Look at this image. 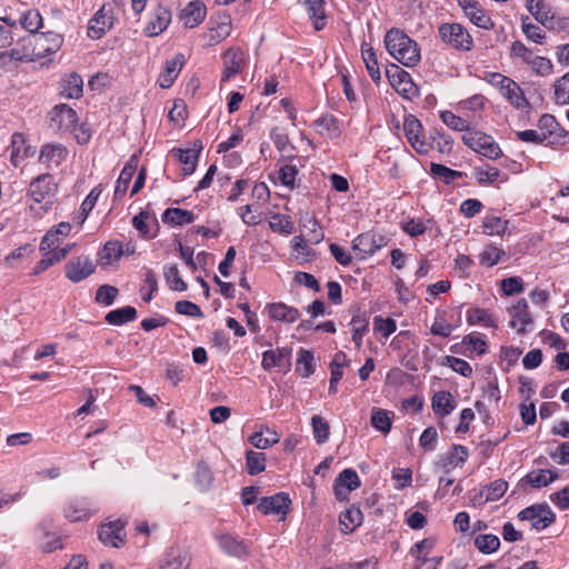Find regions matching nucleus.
<instances>
[{
    "instance_id": "48",
    "label": "nucleus",
    "mask_w": 569,
    "mask_h": 569,
    "mask_svg": "<svg viewBox=\"0 0 569 569\" xmlns=\"http://www.w3.org/2000/svg\"><path fill=\"white\" fill-rule=\"evenodd\" d=\"M297 371H299L303 378H307L315 372L313 355L311 351L300 349L297 359Z\"/></svg>"
},
{
    "instance_id": "44",
    "label": "nucleus",
    "mask_w": 569,
    "mask_h": 569,
    "mask_svg": "<svg viewBox=\"0 0 569 569\" xmlns=\"http://www.w3.org/2000/svg\"><path fill=\"white\" fill-rule=\"evenodd\" d=\"M246 459L247 471L249 475H258L266 469V455L263 452L249 450Z\"/></svg>"
},
{
    "instance_id": "9",
    "label": "nucleus",
    "mask_w": 569,
    "mask_h": 569,
    "mask_svg": "<svg viewBox=\"0 0 569 569\" xmlns=\"http://www.w3.org/2000/svg\"><path fill=\"white\" fill-rule=\"evenodd\" d=\"M96 271V266L89 257H74L71 258L64 266L66 277L77 283Z\"/></svg>"
},
{
    "instance_id": "40",
    "label": "nucleus",
    "mask_w": 569,
    "mask_h": 569,
    "mask_svg": "<svg viewBox=\"0 0 569 569\" xmlns=\"http://www.w3.org/2000/svg\"><path fill=\"white\" fill-rule=\"evenodd\" d=\"M555 478L556 475L550 470L532 471L521 480V486L529 485L532 488H541L552 482Z\"/></svg>"
},
{
    "instance_id": "25",
    "label": "nucleus",
    "mask_w": 569,
    "mask_h": 569,
    "mask_svg": "<svg viewBox=\"0 0 569 569\" xmlns=\"http://www.w3.org/2000/svg\"><path fill=\"white\" fill-rule=\"evenodd\" d=\"M113 24V17L104 12L102 7L90 20L88 36L91 39H100Z\"/></svg>"
},
{
    "instance_id": "54",
    "label": "nucleus",
    "mask_w": 569,
    "mask_h": 569,
    "mask_svg": "<svg viewBox=\"0 0 569 569\" xmlns=\"http://www.w3.org/2000/svg\"><path fill=\"white\" fill-rule=\"evenodd\" d=\"M119 295L118 288L110 284H102L97 289L96 292V302L103 306L113 305L116 298Z\"/></svg>"
},
{
    "instance_id": "36",
    "label": "nucleus",
    "mask_w": 569,
    "mask_h": 569,
    "mask_svg": "<svg viewBox=\"0 0 569 569\" xmlns=\"http://www.w3.org/2000/svg\"><path fill=\"white\" fill-rule=\"evenodd\" d=\"M162 221L172 226L189 224L194 221V214L181 208H168L162 214Z\"/></svg>"
},
{
    "instance_id": "46",
    "label": "nucleus",
    "mask_w": 569,
    "mask_h": 569,
    "mask_svg": "<svg viewBox=\"0 0 569 569\" xmlns=\"http://www.w3.org/2000/svg\"><path fill=\"white\" fill-rule=\"evenodd\" d=\"M391 419L387 410L375 408L371 413V426L387 435L391 430Z\"/></svg>"
},
{
    "instance_id": "13",
    "label": "nucleus",
    "mask_w": 569,
    "mask_h": 569,
    "mask_svg": "<svg viewBox=\"0 0 569 569\" xmlns=\"http://www.w3.org/2000/svg\"><path fill=\"white\" fill-rule=\"evenodd\" d=\"M387 243H388V239L386 236L369 231V232L359 234L352 241V248H353V250H358L359 252H361L363 254L371 256L377 250L387 246Z\"/></svg>"
},
{
    "instance_id": "64",
    "label": "nucleus",
    "mask_w": 569,
    "mask_h": 569,
    "mask_svg": "<svg viewBox=\"0 0 569 569\" xmlns=\"http://www.w3.org/2000/svg\"><path fill=\"white\" fill-rule=\"evenodd\" d=\"M528 20V17L522 19L521 29L523 33L529 40L536 43H542L543 39L546 38V34L543 33L540 27L529 22Z\"/></svg>"
},
{
    "instance_id": "63",
    "label": "nucleus",
    "mask_w": 569,
    "mask_h": 569,
    "mask_svg": "<svg viewBox=\"0 0 569 569\" xmlns=\"http://www.w3.org/2000/svg\"><path fill=\"white\" fill-rule=\"evenodd\" d=\"M507 221L496 216H488L483 220V229L488 234H502L507 228Z\"/></svg>"
},
{
    "instance_id": "23",
    "label": "nucleus",
    "mask_w": 569,
    "mask_h": 569,
    "mask_svg": "<svg viewBox=\"0 0 569 569\" xmlns=\"http://www.w3.org/2000/svg\"><path fill=\"white\" fill-rule=\"evenodd\" d=\"M184 64V56L176 54L172 59L167 60L163 72L159 76L158 83L161 88H170L177 79L182 66Z\"/></svg>"
},
{
    "instance_id": "1",
    "label": "nucleus",
    "mask_w": 569,
    "mask_h": 569,
    "mask_svg": "<svg viewBox=\"0 0 569 569\" xmlns=\"http://www.w3.org/2000/svg\"><path fill=\"white\" fill-rule=\"evenodd\" d=\"M385 47L390 56L406 67H415L421 59L417 42L398 28L387 31Z\"/></svg>"
},
{
    "instance_id": "21",
    "label": "nucleus",
    "mask_w": 569,
    "mask_h": 569,
    "mask_svg": "<svg viewBox=\"0 0 569 569\" xmlns=\"http://www.w3.org/2000/svg\"><path fill=\"white\" fill-rule=\"evenodd\" d=\"M207 9L200 0H194L181 10L180 19L186 28H194L206 18Z\"/></svg>"
},
{
    "instance_id": "22",
    "label": "nucleus",
    "mask_w": 569,
    "mask_h": 569,
    "mask_svg": "<svg viewBox=\"0 0 569 569\" xmlns=\"http://www.w3.org/2000/svg\"><path fill=\"white\" fill-rule=\"evenodd\" d=\"M538 127L540 132H546L548 142L551 144L561 143L567 137V132L557 122L556 118L551 114H543L539 119Z\"/></svg>"
},
{
    "instance_id": "39",
    "label": "nucleus",
    "mask_w": 569,
    "mask_h": 569,
    "mask_svg": "<svg viewBox=\"0 0 569 569\" xmlns=\"http://www.w3.org/2000/svg\"><path fill=\"white\" fill-rule=\"evenodd\" d=\"M315 127L318 132L322 136H327L330 139L340 136V129L338 120L332 114H325L315 121Z\"/></svg>"
},
{
    "instance_id": "20",
    "label": "nucleus",
    "mask_w": 569,
    "mask_h": 569,
    "mask_svg": "<svg viewBox=\"0 0 569 569\" xmlns=\"http://www.w3.org/2000/svg\"><path fill=\"white\" fill-rule=\"evenodd\" d=\"M360 487L358 473L352 469H345L335 481V493L337 498H346L348 493Z\"/></svg>"
},
{
    "instance_id": "8",
    "label": "nucleus",
    "mask_w": 569,
    "mask_h": 569,
    "mask_svg": "<svg viewBox=\"0 0 569 569\" xmlns=\"http://www.w3.org/2000/svg\"><path fill=\"white\" fill-rule=\"evenodd\" d=\"M521 520H528L538 530L545 529L555 521V513L548 505L539 503L528 507L519 512Z\"/></svg>"
},
{
    "instance_id": "34",
    "label": "nucleus",
    "mask_w": 569,
    "mask_h": 569,
    "mask_svg": "<svg viewBox=\"0 0 569 569\" xmlns=\"http://www.w3.org/2000/svg\"><path fill=\"white\" fill-rule=\"evenodd\" d=\"M362 512L359 507L352 505L340 513L339 521L345 533L352 532L362 522Z\"/></svg>"
},
{
    "instance_id": "3",
    "label": "nucleus",
    "mask_w": 569,
    "mask_h": 569,
    "mask_svg": "<svg viewBox=\"0 0 569 569\" xmlns=\"http://www.w3.org/2000/svg\"><path fill=\"white\" fill-rule=\"evenodd\" d=\"M462 141L475 152L489 159H497L502 154L499 144L489 134L481 131L471 130L462 136Z\"/></svg>"
},
{
    "instance_id": "61",
    "label": "nucleus",
    "mask_w": 569,
    "mask_h": 569,
    "mask_svg": "<svg viewBox=\"0 0 569 569\" xmlns=\"http://www.w3.org/2000/svg\"><path fill=\"white\" fill-rule=\"evenodd\" d=\"M164 278L172 290L184 291L188 288L187 283L181 279L178 267L176 264L170 266L164 271Z\"/></svg>"
},
{
    "instance_id": "42",
    "label": "nucleus",
    "mask_w": 569,
    "mask_h": 569,
    "mask_svg": "<svg viewBox=\"0 0 569 569\" xmlns=\"http://www.w3.org/2000/svg\"><path fill=\"white\" fill-rule=\"evenodd\" d=\"M306 4L308 14L313 20L315 29H323L326 19L323 0H306Z\"/></svg>"
},
{
    "instance_id": "47",
    "label": "nucleus",
    "mask_w": 569,
    "mask_h": 569,
    "mask_svg": "<svg viewBox=\"0 0 569 569\" xmlns=\"http://www.w3.org/2000/svg\"><path fill=\"white\" fill-rule=\"evenodd\" d=\"M440 119L446 126H448L452 130L467 132L471 131L469 122L466 119L456 116L453 112L449 110L441 111Z\"/></svg>"
},
{
    "instance_id": "27",
    "label": "nucleus",
    "mask_w": 569,
    "mask_h": 569,
    "mask_svg": "<svg viewBox=\"0 0 569 569\" xmlns=\"http://www.w3.org/2000/svg\"><path fill=\"white\" fill-rule=\"evenodd\" d=\"M138 157L131 156L121 170L114 188V197L119 198L126 194L129 183L138 167Z\"/></svg>"
},
{
    "instance_id": "52",
    "label": "nucleus",
    "mask_w": 569,
    "mask_h": 569,
    "mask_svg": "<svg viewBox=\"0 0 569 569\" xmlns=\"http://www.w3.org/2000/svg\"><path fill=\"white\" fill-rule=\"evenodd\" d=\"M158 290V280L151 269H147L144 273V283L140 289L141 298L144 302H150L153 293Z\"/></svg>"
},
{
    "instance_id": "16",
    "label": "nucleus",
    "mask_w": 569,
    "mask_h": 569,
    "mask_svg": "<svg viewBox=\"0 0 569 569\" xmlns=\"http://www.w3.org/2000/svg\"><path fill=\"white\" fill-rule=\"evenodd\" d=\"M500 93L513 108L526 111L527 113L531 111V103L526 98L521 87L513 79L510 78L509 81L502 86Z\"/></svg>"
},
{
    "instance_id": "57",
    "label": "nucleus",
    "mask_w": 569,
    "mask_h": 569,
    "mask_svg": "<svg viewBox=\"0 0 569 569\" xmlns=\"http://www.w3.org/2000/svg\"><path fill=\"white\" fill-rule=\"evenodd\" d=\"M467 321L469 325H483L486 327H496V323L489 312L485 309L476 308L468 311Z\"/></svg>"
},
{
    "instance_id": "55",
    "label": "nucleus",
    "mask_w": 569,
    "mask_h": 569,
    "mask_svg": "<svg viewBox=\"0 0 569 569\" xmlns=\"http://www.w3.org/2000/svg\"><path fill=\"white\" fill-rule=\"evenodd\" d=\"M302 227L308 230L306 237L307 241L311 243H319L323 240V232L319 228L316 219L306 216L305 220H301Z\"/></svg>"
},
{
    "instance_id": "26",
    "label": "nucleus",
    "mask_w": 569,
    "mask_h": 569,
    "mask_svg": "<svg viewBox=\"0 0 569 569\" xmlns=\"http://www.w3.org/2000/svg\"><path fill=\"white\" fill-rule=\"evenodd\" d=\"M216 537L220 548L230 556L242 557L249 551V546L237 537L224 532L218 533Z\"/></svg>"
},
{
    "instance_id": "49",
    "label": "nucleus",
    "mask_w": 569,
    "mask_h": 569,
    "mask_svg": "<svg viewBox=\"0 0 569 569\" xmlns=\"http://www.w3.org/2000/svg\"><path fill=\"white\" fill-rule=\"evenodd\" d=\"M430 172L435 178L441 179L447 184L462 177V172L435 162L430 164Z\"/></svg>"
},
{
    "instance_id": "60",
    "label": "nucleus",
    "mask_w": 569,
    "mask_h": 569,
    "mask_svg": "<svg viewBox=\"0 0 569 569\" xmlns=\"http://www.w3.org/2000/svg\"><path fill=\"white\" fill-rule=\"evenodd\" d=\"M475 176L480 184L492 183L499 178L500 171L495 167L486 164L485 167H476Z\"/></svg>"
},
{
    "instance_id": "41",
    "label": "nucleus",
    "mask_w": 569,
    "mask_h": 569,
    "mask_svg": "<svg viewBox=\"0 0 569 569\" xmlns=\"http://www.w3.org/2000/svg\"><path fill=\"white\" fill-rule=\"evenodd\" d=\"M172 152L178 157V160L184 164V176H189L194 172L197 168L199 151L192 149H174Z\"/></svg>"
},
{
    "instance_id": "35",
    "label": "nucleus",
    "mask_w": 569,
    "mask_h": 569,
    "mask_svg": "<svg viewBox=\"0 0 569 569\" xmlns=\"http://www.w3.org/2000/svg\"><path fill=\"white\" fill-rule=\"evenodd\" d=\"M361 56H362V60L366 64L369 76L371 77L373 82L379 83V81L381 79V73H380V69H379L377 54H376L373 48L370 47L369 44H367L366 42L362 43Z\"/></svg>"
},
{
    "instance_id": "7",
    "label": "nucleus",
    "mask_w": 569,
    "mask_h": 569,
    "mask_svg": "<svg viewBox=\"0 0 569 569\" xmlns=\"http://www.w3.org/2000/svg\"><path fill=\"white\" fill-rule=\"evenodd\" d=\"M386 76L391 87L405 98H412L417 94V87L410 74L397 64H390L386 69Z\"/></svg>"
},
{
    "instance_id": "45",
    "label": "nucleus",
    "mask_w": 569,
    "mask_h": 569,
    "mask_svg": "<svg viewBox=\"0 0 569 569\" xmlns=\"http://www.w3.org/2000/svg\"><path fill=\"white\" fill-rule=\"evenodd\" d=\"M20 23L23 29L30 33L37 34V31L42 27V16L36 9H30L21 17Z\"/></svg>"
},
{
    "instance_id": "38",
    "label": "nucleus",
    "mask_w": 569,
    "mask_h": 569,
    "mask_svg": "<svg viewBox=\"0 0 569 569\" xmlns=\"http://www.w3.org/2000/svg\"><path fill=\"white\" fill-rule=\"evenodd\" d=\"M124 254L123 246L118 240L108 241L99 252V259L102 264L109 266L119 260Z\"/></svg>"
},
{
    "instance_id": "28",
    "label": "nucleus",
    "mask_w": 569,
    "mask_h": 569,
    "mask_svg": "<svg viewBox=\"0 0 569 569\" xmlns=\"http://www.w3.org/2000/svg\"><path fill=\"white\" fill-rule=\"evenodd\" d=\"M267 308L269 317L274 321L292 323L300 317L298 309L287 306L283 302L269 303Z\"/></svg>"
},
{
    "instance_id": "15",
    "label": "nucleus",
    "mask_w": 569,
    "mask_h": 569,
    "mask_svg": "<svg viewBox=\"0 0 569 569\" xmlns=\"http://www.w3.org/2000/svg\"><path fill=\"white\" fill-rule=\"evenodd\" d=\"M511 320L509 326L517 329L518 335H525L527 332V326L533 322V319L529 312V306L526 299H519L510 309Z\"/></svg>"
},
{
    "instance_id": "29",
    "label": "nucleus",
    "mask_w": 569,
    "mask_h": 569,
    "mask_svg": "<svg viewBox=\"0 0 569 569\" xmlns=\"http://www.w3.org/2000/svg\"><path fill=\"white\" fill-rule=\"evenodd\" d=\"M9 149L10 160L14 167H18L21 161L31 154L30 147L26 144L24 134L19 132L12 134Z\"/></svg>"
},
{
    "instance_id": "31",
    "label": "nucleus",
    "mask_w": 569,
    "mask_h": 569,
    "mask_svg": "<svg viewBox=\"0 0 569 569\" xmlns=\"http://www.w3.org/2000/svg\"><path fill=\"white\" fill-rule=\"evenodd\" d=\"M67 157V149L61 144H46L42 147L39 160L47 167H58Z\"/></svg>"
},
{
    "instance_id": "32",
    "label": "nucleus",
    "mask_w": 569,
    "mask_h": 569,
    "mask_svg": "<svg viewBox=\"0 0 569 569\" xmlns=\"http://www.w3.org/2000/svg\"><path fill=\"white\" fill-rule=\"evenodd\" d=\"M171 21V12L163 7H159L156 10L154 19L146 27V34L148 37H156L167 29Z\"/></svg>"
},
{
    "instance_id": "50",
    "label": "nucleus",
    "mask_w": 569,
    "mask_h": 569,
    "mask_svg": "<svg viewBox=\"0 0 569 569\" xmlns=\"http://www.w3.org/2000/svg\"><path fill=\"white\" fill-rule=\"evenodd\" d=\"M269 227L272 231L281 232L284 234H291L295 231V224L289 216L284 214H273L271 221L269 222Z\"/></svg>"
},
{
    "instance_id": "6",
    "label": "nucleus",
    "mask_w": 569,
    "mask_h": 569,
    "mask_svg": "<svg viewBox=\"0 0 569 569\" xmlns=\"http://www.w3.org/2000/svg\"><path fill=\"white\" fill-rule=\"evenodd\" d=\"M403 131L410 146L420 154H426L435 146L422 137V124L412 114L406 117Z\"/></svg>"
},
{
    "instance_id": "43",
    "label": "nucleus",
    "mask_w": 569,
    "mask_h": 569,
    "mask_svg": "<svg viewBox=\"0 0 569 569\" xmlns=\"http://www.w3.org/2000/svg\"><path fill=\"white\" fill-rule=\"evenodd\" d=\"M435 547V540L431 538L416 542L410 549V553L419 561L420 565L429 563L428 555Z\"/></svg>"
},
{
    "instance_id": "19",
    "label": "nucleus",
    "mask_w": 569,
    "mask_h": 569,
    "mask_svg": "<svg viewBox=\"0 0 569 569\" xmlns=\"http://www.w3.org/2000/svg\"><path fill=\"white\" fill-rule=\"evenodd\" d=\"M64 517L71 521H87L96 512L97 509L91 508L86 500H69L63 507Z\"/></svg>"
},
{
    "instance_id": "33",
    "label": "nucleus",
    "mask_w": 569,
    "mask_h": 569,
    "mask_svg": "<svg viewBox=\"0 0 569 569\" xmlns=\"http://www.w3.org/2000/svg\"><path fill=\"white\" fill-rule=\"evenodd\" d=\"M431 405L435 413L441 417L450 415L456 408L455 398L449 391L436 392Z\"/></svg>"
},
{
    "instance_id": "11",
    "label": "nucleus",
    "mask_w": 569,
    "mask_h": 569,
    "mask_svg": "<svg viewBox=\"0 0 569 569\" xmlns=\"http://www.w3.org/2000/svg\"><path fill=\"white\" fill-rule=\"evenodd\" d=\"M77 121V112L66 103L56 106L50 112V127L56 130L69 131Z\"/></svg>"
},
{
    "instance_id": "56",
    "label": "nucleus",
    "mask_w": 569,
    "mask_h": 569,
    "mask_svg": "<svg viewBox=\"0 0 569 569\" xmlns=\"http://www.w3.org/2000/svg\"><path fill=\"white\" fill-rule=\"evenodd\" d=\"M555 101L569 104V72L555 82Z\"/></svg>"
},
{
    "instance_id": "53",
    "label": "nucleus",
    "mask_w": 569,
    "mask_h": 569,
    "mask_svg": "<svg viewBox=\"0 0 569 569\" xmlns=\"http://www.w3.org/2000/svg\"><path fill=\"white\" fill-rule=\"evenodd\" d=\"M475 546L483 553H491L499 548L500 540L495 535H479L475 538Z\"/></svg>"
},
{
    "instance_id": "37",
    "label": "nucleus",
    "mask_w": 569,
    "mask_h": 569,
    "mask_svg": "<svg viewBox=\"0 0 569 569\" xmlns=\"http://www.w3.org/2000/svg\"><path fill=\"white\" fill-rule=\"evenodd\" d=\"M137 318V310L131 306L114 309L106 315V321L112 326H122Z\"/></svg>"
},
{
    "instance_id": "62",
    "label": "nucleus",
    "mask_w": 569,
    "mask_h": 569,
    "mask_svg": "<svg viewBox=\"0 0 569 569\" xmlns=\"http://www.w3.org/2000/svg\"><path fill=\"white\" fill-rule=\"evenodd\" d=\"M445 365L449 366L455 372L470 377L472 375V368L466 360L453 356H447L443 361Z\"/></svg>"
},
{
    "instance_id": "51",
    "label": "nucleus",
    "mask_w": 569,
    "mask_h": 569,
    "mask_svg": "<svg viewBox=\"0 0 569 569\" xmlns=\"http://www.w3.org/2000/svg\"><path fill=\"white\" fill-rule=\"evenodd\" d=\"M311 426L317 443H325L330 435L329 423L322 417L315 415L311 418Z\"/></svg>"
},
{
    "instance_id": "18",
    "label": "nucleus",
    "mask_w": 569,
    "mask_h": 569,
    "mask_svg": "<svg viewBox=\"0 0 569 569\" xmlns=\"http://www.w3.org/2000/svg\"><path fill=\"white\" fill-rule=\"evenodd\" d=\"M459 6L472 23L482 29H491V18L479 7L476 0H458Z\"/></svg>"
},
{
    "instance_id": "5",
    "label": "nucleus",
    "mask_w": 569,
    "mask_h": 569,
    "mask_svg": "<svg viewBox=\"0 0 569 569\" xmlns=\"http://www.w3.org/2000/svg\"><path fill=\"white\" fill-rule=\"evenodd\" d=\"M439 36L443 42L456 49L469 51L473 44L471 36L459 23H442L439 27Z\"/></svg>"
},
{
    "instance_id": "17",
    "label": "nucleus",
    "mask_w": 569,
    "mask_h": 569,
    "mask_svg": "<svg viewBox=\"0 0 569 569\" xmlns=\"http://www.w3.org/2000/svg\"><path fill=\"white\" fill-rule=\"evenodd\" d=\"M191 565L190 551L181 546L170 547L162 560L161 569H189Z\"/></svg>"
},
{
    "instance_id": "24",
    "label": "nucleus",
    "mask_w": 569,
    "mask_h": 569,
    "mask_svg": "<svg viewBox=\"0 0 569 569\" xmlns=\"http://www.w3.org/2000/svg\"><path fill=\"white\" fill-rule=\"evenodd\" d=\"M83 92V80L80 74L71 72L60 81V96L67 99H78Z\"/></svg>"
},
{
    "instance_id": "4",
    "label": "nucleus",
    "mask_w": 569,
    "mask_h": 569,
    "mask_svg": "<svg viewBox=\"0 0 569 569\" xmlns=\"http://www.w3.org/2000/svg\"><path fill=\"white\" fill-rule=\"evenodd\" d=\"M57 183L53 181V177L49 173H43L31 181L28 194L34 203L44 202V206H42L41 209L47 211L57 193Z\"/></svg>"
},
{
    "instance_id": "14",
    "label": "nucleus",
    "mask_w": 569,
    "mask_h": 569,
    "mask_svg": "<svg viewBox=\"0 0 569 569\" xmlns=\"http://www.w3.org/2000/svg\"><path fill=\"white\" fill-rule=\"evenodd\" d=\"M291 351L287 348H276L266 350L262 353L261 366L266 371L277 368L280 371H287L290 368Z\"/></svg>"
},
{
    "instance_id": "10",
    "label": "nucleus",
    "mask_w": 569,
    "mask_h": 569,
    "mask_svg": "<svg viewBox=\"0 0 569 569\" xmlns=\"http://www.w3.org/2000/svg\"><path fill=\"white\" fill-rule=\"evenodd\" d=\"M32 54L44 58L59 50L62 44V38L56 32H42L32 36Z\"/></svg>"
},
{
    "instance_id": "2",
    "label": "nucleus",
    "mask_w": 569,
    "mask_h": 569,
    "mask_svg": "<svg viewBox=\"0 0 569 569\" xmlns=\"http://www.w3.org/2000/svg\"><path fill=\"white\" fill-rule=\"evenodd\" d=\"M127 517L116 519L108 517L97 528L98 540L107 548L119 549L124 547L127 543Z\"/></svg>"
},
{
    "instance_id": "59",
    "label": "nucleus",
    "mask_w": 569,
    "mask_h": 569,
    "mask_svg": "<svg viewBox=\"0 0 569 569\" xmlns=\"http://www.w3.org/2000/svg\"><path fill=\"white\" fill-rule=\"evenodd\" d=\"M508 490V482L502 479H497L490 485L486 486L480 491V497L485 498H502Z\"/></svg>"
},
{
    "instance_id": "12",
    "label": "nucleus",
    "mask_w": 569,
    "mask_h": 569,
    "mask_svg": "<svg viewBox=\"0 0 569 569\" xmlns=\"http://www.w3.org/2000/svg\"><path fill=\"white\" fill-rule=\"evenodd\" d=\"M221 81H229L242 71L246 54L240 48H230L223 53Z\"/></svg>"
},
{
    "instance_id": "58",
    "label": "nucleus",
    "mask_w": 569,
    "mask_h": 569,
    "mask_svg": "<svg viewBox=\"0 0 569 569\" xmlns=\"http://www.w3.org/2000/svg\"><path fill=\"white\" fill-rule=\"evenodd\" d=\"M194 477H196V483L202 490L209 489L213 481L212 472H211L209 466L203 461H200L198 463Z\"/></svg>"
},
{
    "instance_id": "30",
    "label": "nucleus",
    "mask_w": 569,
    "mask_h": 569,
    "mask_svg": "<svg viewBox=\"0 0 569 569\" xmlns=\"http://www.w3.org/2000/svg\"><path fill=\"white\" fill-rule=\"evenodd\" d=\"M292 500H259L257 510L262 515L279 516V520H283L290 511Z\"/></svg>"
}]
</instances>
